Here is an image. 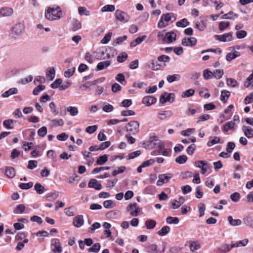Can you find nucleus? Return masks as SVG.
Listing matches in <instances>:
<instances>
[{
    "instance_id": "f257e3e1",
    "label": "nucleus",
    "mask_w": 253,
    "mask_h": 253,
    "mask_svg": "<svg viewBox=\"0 0 253 253\" xmlns=\"http://www.w3.org/2000/svg\"><path fill=\"white\" fill-rule=\"evenodd\" d=\"M62 16V11L60 7L49 6L45 10L44 16L49 21H54L60 19Z\"/></svg>"
},
{
    "instance_id": "f03ea898",
    "label": "nucleus",
    "mask_w": 253,
    "mask_h": 253,
    "mask_svg": "<svg viewBox=\"0 0 253 253\" xmlns=\"http://www.w3.org/2000/svg\"><path fill=\"white\" fill-rule=\"evenodd\" d=\"M25 28V25L23 22L17 23L11 28L9 34L12 37L16 38L23 33Z\"/></svg>"
},
{
    "instance_id": "7ed1b4c3",
    "label": "nucleus",
    "mask_w": 253,
    "mask_h": 253,
    "mask_svg": "<svg viewBox=\"0 0 253 253\" xmlns=\"http://www.w3.org/2000/svg\"><path fill=\"white\" fill-rule=\"evenodd\" d=\"M126 131L129 134H135L139 131V124L137 121H133L126 126Z\"/></svg>"
},
{
    "instance_id": "20e7f679",
    "label": "nucleus",
    "mask_w": 253,
    "mask_h": 253,
    "mask_svg": "<svg viewBox=\"0 0 253 253\" xmlns=\"http://www.w3.org/2000/svg\"><path fill=\"white\" fill-rule=\"evenodd\" d=\"M173 14L171 13H168L163 14L161 19L158 23V26L160 28H162L168 25V23L171 20Z\"/></svg>"
},
{
    "instance_id": "39448f33",
    "label": "nucleus",
    "mask_w": 253,
    "mask_h": 253,
    "mask_svg": "<svg viewBox=\"0 0 253 253\" xmlns=\"http://www.w3.org/2000/svg\"><path fill=\"white\" fill-rule=\"evenodd\" d=\"M115 16L116 19L123 23L127 22L130 18L129 15L122 10H117L115 12Z\"/></svg>"
},
{
    "instance_id": "423d86ee",
    "label": "nucleus",
    "mask_w": 253,
    "mask_h": 253,
    "mask_svg": "<svg viewBox=\"0 0 253 253\" xmlns=\"http://www.w3.org/2000/svg\"><path fill=\"white\" fill-rule=\"evenodd\" d=\"M174 94L165 92L161 95L160 101L162 104H164L167 102H173L174 100Z\"/></svg>"
},
{
    "instance_id": "0eeeda50",
    "label": "nucleus",
    "mask_w": 253,
    "mask_h": 253,
    "mask_svg": "<svg viewBox=\"0 0 253 253\" xmlns=\"http://www.w3.org/2000/svg\"><path fill=\"white\" fill-rule=\"evenodd\" d=\"M52 251L54 253H61L62 251V248L59 240L57 239H53L51 241Z\"/></svg>"
},
{
    "instance_id": "6e6552de",
    "label": "nucleus",
    "mask_w": 253,
    "mask_h": 253,
    "mask_svg": "<svg viewBox=\"0 0 253 253\" xmlns=\"http://www.w3.org/2000/svg\"><path fill=\"white\" fill-rule=\"evenodd\" d=\"M172 176L173 174L170 173L160 174L158 177L159 179L157 182V185L161 186L164 183L168 182Z\"/></svg>"
},
{
    "instance_id": "1a4fd4ad",
    "label": "nucleus",
    "mask_w": 253,
    "mask_h": 253,
    "mask_svg": "<svg viewBox=\"0 0 253 253\" xmlns=\"http://www.w3.org/2000/svg\"><path fill=\"white\" fill-rule=\"evenodd\" d=\"M214 38L220 42H229L232 39V35L231 32L226 33L222 35H215L214 36Z\"/></svg>"
},
{
    "instance_id": "9d476101",
    "label": "nucleus",
    "mask_w": 253,
    "mask_h": 253,
    "mask_svg": "<svg viewBox=\"0 0 253 253\" xmlns=\"http://www.w3.org/2000/svg\"><path fill=\"white\" fill-rule=\"evenodd\" d=\"M127 210L130 211V214L132 216H137L139 212V209L135 203L129 204L127 207Z\"/></svg>"
},
{
    "instance_id": "9b49d317",
    "label": "nucleus",
    "mask_w": 253,
    "mask_h": 253,
    "mask_svg": "<svg viewBox=\"0 0 253 253\" xmlns=\"http://www.w3.org/2000/svg\"><path fill=\"white\" fill-rule=\"evenodd\" d=\"M70 26L72 31H76L82 28L81 22L76 18L70 19Z\"/></svg>"
},
{
    "instance_id": "f8f14e48",
    "label": "nucleus",
    "mask_w": 253,
    "mask_h": 253,
    "mask_svg": "<svg viewBox=\"0 0 253 253\" xmlns=\"http://www.w3.org/2000/svg\"><path fill=\"white\" fill-rule=\"evenodd\" d=\"M13 13L12 8L9 7H2L0 9V15L1 17H9Z\"/></svg>"
},
{
    "instance_id": "ddd939ff",
    "label": "nucleus",
    "mask_w": 253,
    "mask_h": 253,
    "mask_svg": "<svg viewBox=\"0 0 253 253\" xmlns=\"http://www.w3.org/2000/svg\"><path fill=\"white\" fill-rule=\"evenodd\" d=\"M157 99L153 96H145L142 99V103L147 106H150L156 102Z\"/></svg>"
},
{
    "instance_id": "4468645a",
    "label": "nucleus",
    "mask_w": 253,
    "mask_h": 253,
    "mask_svg": "<svg viewBox=\"0 0 253 253\" xmlns=\"http://www.w3.org/2000/svg\"><path fill=\"white\" fill-rule=\"evenodd\" d=\"M197 39L194 37L183 38L182 40V44L184 46H194L197 43Z\"/></svg>"
},
{
    "instance_id": "2eb2a0df",
    "label": "nucleus",
    "mask_w": 253,
    "mask_h": 253,
    "mask_svg": "<svg viewBox=\"0 0 253 253\" xmlns=\"http://www.w3.org/2000/svg\"><path fill=\"white\" fill-rule=\"evenodd\" d=\"M173 115V113L170 110L162 111L158 114V117L161 120H166L167 118H170Z\"/></svg>"
},
{
    "instance_id": "dca6fc26",
    "label": "nucleus",
    "mask_w": 253,
    "mask_h": 253,
    "mask_svg": "<svg viewBox=\"0 0 253 253\" xmlns=\"http://www.w3.org/2000/svg\"><path fill=\"white\" fill-rule=\"evenodd\" d=\"M242 130L247 138H251L253 137V128L250 126H243L242 127Z\"/></svg>"
},
{
    "instance_id": "f3484780",
    "label": "nucleus",
    "mask_w": 253,
    "mask_h": 253,
    "mask_svg": "<svg viewBox=\"0 0 253 253\" xmlns=\"http://www.w3.org/2000/svg\"><path fill=\"white\" fill-rule=\"evenodd\" d=\"M84 223L83 216L82 215L76 216L73 219V224L76 227H81Z\"/></svg>"
},
{
    "instance_id": "a211bd4d",
    "label": "nucleus",
    "mask_w": 253,
    "mask_h": 253,
    "mask_svg": "<svg viewBox=\"0 0 253 253\" xmlns=\"http://www.w3.org/2000/svg\"><path fill=\"white\" fill-rule=\"evenodd\" d=\"M88 186L89 188H93L97 190H100L102 188V185L98 183L97 180L95 179H91L88 183Z\"/></svg>"
},
{
    "instance_id": "6ab92c4d",
    "label": "nucleus",
    "mask_w": 253,
    "mask_h": 253,
    "mask_svg": "<svg viewBox=\"0 0 253 253\" xmlns=\"http://www.w3.org/2000/svg\"><path fill=\"white\" fill-rule=\"evenodd\" d=\"M176 34L173 32H168L165 37V41L168 43H170L175 40Z\"/></svg>"
},
{
    "instance_id": "aec40b11",
    "label": "nucleus",
    "mask_w": 253,
    "mask_h": 253,
    "mask_svg": "<svg viewBox=\"0 0 253 253\" xmlns=\"http://www.w3.org/2000/svg\"><path fill=\"white\" fill-rule=\"evenodd\" d=\"M111 64V62L109 60L101 61L97 64L96 69L97 71H100L107 68Z\"/></svg>"
},
{
    "instance_id": "412c9836",
    "label": "nucleus",
    "mask_w": 253,
    "mask_h": 253,
    "mask_svg": "<svg viewBox=\"0 0 253 253\" xmlns=\"http://www.w3.org/2000/svg\"><path fill=\"white\" fill-rule=\"evenodd\" d=\"M55 76V71L54 67L48 68L46 72V77L50 81L53 80Z\"/></svg>"
},
{
    "instance_id": "4be33fe9",
    "label": "nucleus",
    "mask_w": 253,
    "mask_h": 253,
    "mask_svg": "<svg viewBox=\"0 0 253 253\" xmlns=\"http://www.w3.org/2000/svg\"><path fill=\"white\" fill-rule=\"evenodd\" d=\"M18 93V89L15 87H12L10 88L7 91L4 92L1 96L2 97L6 98L9 97V96L13 94H16Z\"/></svg>"
},
{
    "instance_id": "5701e85b",
    "label": "nucleus",
    "mask_w": 253,
    "mask_h": 253,
    "mask_svg": "<svg viewBox=\"0 0 253 253\" xmlns=\"http://www.w3.org/2000/svg\"><path fill=\"white\" fill-rule=\"evenodd\" d=\"M238 17L237 14L234 13L233 11H230L228 13L223 15L221 16L222 19L234 20Z\"/></svg>"
},
{
    "instance_id": "b1692460",
    "label": "nucleus",
    "mask_w": 253,
    "mask_h": 253,
    "mask_svg": "<svg viewBox=\"0 0 253 253\" xmlns=\"http://www.w3.org/2000/svg\"><path fill=\"white\" fill-rule=\"evenodd\" d=\"M146 38V36L144 35L141 37H138L134 40L132 41L130 43V46L131 47H135L138 44L141 43Z\"/></svg>"
},
{
    "instance_id": "393cba45",
    "label": "nucleus",
    "mask_w": 253,
    "mask_h": 253,
    "mask_svg": "<svg viewBox=\"0 0 253 253\" xmlns=\"http://www.w3.org/2000/svg\"><path fill=\"white\" fill-rule=\"evenodd\" d=\"M227 219L230 225L233 226H239L242 224V221L240 219H233L231 216H229Z\"/></svg>"
},
{
    "instance_id": "a878e982",
    "label": "nucleus",
    "mask_w": 253,
    "mask_h": 253,
    "mask_svg": "<svg viewBox=\"0 0 253 253\" xmlns=\"http://www.w3.org/2000/svg\"><path fill=\"white\" fill-rule=\"evenodd\" d=\"M235 125V123L234 121H231L228 122L223 127V131L224 132H227L229 130L233 129L234 128Z\"/></svg>"
},
{
    "instance_id": "bb28decb",
    "label": "nucleus",
    "mask_w": 253,
    "mask_h": 253,
    "mask_svg": "<svg viewBox=\"0 0 253 253\" xmlns=\"http://www.w3.org/2000/svg\"><path fill=\"white\" fill-rule=\"evenodd\" d=\"M170 231V227L168 226H163L157 233L160 236H164L168 234Z\"/></svg>"
},
{
    "instance_id": "cd10ccee",
    "label": "nucleus",
    "mask_w": 253,
    "mask_h": 253,
    "mask_svg": "<svg viewBox=\"0 0 253 253\" xmlns=\"http://www.w3.org/2000/svg\"><path fill=\"white\" fill-rule=\"evenodd\" d=\"M239 52L236 51L234 52H229L226 55V59L228 61H230L235 59L237 57L239 56Z\"/></svg>"
},
{
    "instance_id": "c85d7f7f",
    "label": "nucleus",
    "mask_w": 253,
    "mask_h": 253,
    "mask_svg": "<svg viewBox=\"0 0 253 253\" xmlns=\"http://www.w3.org/2000/svg\"><path fill=\"white\" fill-rule=\"evenodd\" d=\"M5 175L9 178H13L15 175V171L14 168L8 167L6 169Z\"/></svg>"
},
{
    "instance_id": "c756f323",
    "label": "nucleus",
    "mask_w": 253,
    "mask_h": 253,
    "mask_svg": "<svg viewBox=\"0 0 253 253\" xmlns=\"http://www.w3.org/2000/svg\"><path fill=\"white\" fill-rule=\"evenodd\" d=\"M26 207L23 204H20L17 206L13 211V212L15 214L23 213L25 210Z\"/></svg>"
},
{
    "instance_id": "7c9ffc66",
    "label": "nucleus",
    "mask_w": 253,
    "mask_h": 253,
    "mask_svg": "<svg viewBox=\"0 0 253 253\" xmlns=\"http://www.w3.org/2000/svg\"><path fill=\"white\" fill-rule=\"evenodd\" d=\"M3 125L7 129H12L14 127L13 120L12 119L5 120L3 122Z\"/></svg>"
},
{
    "instance_id": "2f4dec72",
    "label": "nucleus",
    "mask_w": 253,
    "mask_h": 253,
    "mask_svg": "<svg viewBox=\"0 0 253 253\" xmlns=\"http://www.w3.org/2000/svg\"><path fill=\"white\" fill-rule=\"evenodd\" d=\"M78 12L80 16L85 15L87 16L90 15L89 11L87 10L86 8L84 6L78 7Z\"/></svg>"
},
{
    "instance_id": "473e14b6",
    "label": "nucleus",
    "mask_w": 253,
    "mask_h": 253,
    "mask_svg": "<svg viewBox=\"0 0 253 253\" xmlns=\"http://www.w3.org/2000/svg\"><path fill=\"white\" fill-rule=\"evenodd\" d=\"M145 224L148 229H152L156 226V222L153 219H148L145 221Z\"/></svg>"
},
{
    "instance_id": "72a5a7b5",
    "label": "nucleus",
    "mask_w": 253,
    "mask_h": 253,
    "mask_svg": "<svg viewBox=\"0 0 253 253\" xmlns=\"http://www.w3.org/2000/svg\"><path fill=\"white\" fill-rule=\"evenodd\" d=\"M230 92L227 90H222L220 95L221 100L224 102H226L230 96Z\"/></svg>"
},
{
    "instance_id": "f704fd0d",
    "label": "nucleus",
    "mask_w": 253,
    "mask_h": 253,
    "mask_svg": "<svg viewBox=\"0 0 253 253\" xmlns=\"http://www.w3.org/2000/svg\"><path fill=\"white\" fill-rule=\"evenodd\" d=\"M189 22L186 18H183L176 23L177 27L184 28L189 25Z\"/></svg>"
},
{
    "instance_id": "c9c22d12",
    "label": "nucleus",
    "mask_w": 253,
    "mask_h": 253,
    "mask_svg": "<svg viewBox=\"0 0 253 253\" xmlns=\"http://www.w3.org/2000/svg\"><path fill=\"white\" fill-rule=\"evenodd\" d=\"M180 76L178 74H174L173 75H169L167 76V80L168 82L171 83L174 81H178L180 79Z\"/></svg>"
},
{
    "instance_id": "e433bc0d",
    "label": "nucleus",
    "mask_w": 253,
    "mask_h": 253,
    "mask_svg": "<svg viewBox=\"0 0 253 253\" xmlns=\"http://www.w3.org/2000/svg\"><path fill=\"white\" fill-rule=\"evenodd\" d=\"M203 77L205 80H209L213 77V73L208 69H205L203 72Z\"/></svg>"
},
{
    "instance_id": "4c0bfd02",
    "label": "nucleus",
    "mask_w": 253,
    "mask_h": 253,
    "mask_svg": "<svg viewBox=\"0 0 253 253\" xmlns=\"http://www.w3.org/2000/svg\"><path fill=\"white\" fill-rule=\"evenodd\" d=\"M108 160V158L106 155L100 156L98 158L96 161V164L98 165H102L105 163Z\"/></svg>"
},
{
    "instance_id": "58836bf2",
    "label": "nucleus",
    "mask_w": 253,
    "mask_h": 253,
    "mask_svg": "<svg viewBox=\"0 0 253 253\" xmlns=\"http://www.w3.org/2000/svg\"><path fill=\"white\" fill-rule=\"evenodd\" d=\"M67 111L69 112L70 115L72 116L77 115L79 113L78 109L76 107L69 106L67 107Z\"/></svg>"
},
{
    "instance_id": "ea45409f",
    "label": "nucleus",
    "mask_w": 253,
    "mask_h": 253,
    "mask_svg": "<svg viewBox=\"0 0 253 253\" xmlns=\"http://www.w3.org/2000/svg\"><path fill=\"white\" fill-rule=\"evenodd\" d=\"M115 9V6L114 5L108 4L104 6L101 8L102 12H112Z\"/></svg>"
},
{
    "instance_id": "a19ab883",
    "label": "nucleus",
    "mask_w": 253,
    "mask_h": 253,
    "mask_svg": "<svg viewBox=\"0 0 253 253\" xmlns=\"http://www.w3.org/2000/svg\"><path fill=\"white\" fill-rule=\"evenodd\" d=\"M187 160V157L185 155H182L177 157L175 159V162L179 164H184Z\"/></svg>"
},
{
    "instance_id": "79ce46f5",
    "label": "nucleus",
    "mask_w": 253,
    "mask_h": 253,
    "mask_svg": "<svg viewBox=\"0 0 253 253\" xmlns=\"http://www.w3.org/2000/svg\"><path fill=\"white\" fill-rule=\"evenodd\" d=\"M159 146L160 153H161L163 156H168L170 155V151L169 149H165L164 145L162 144H160Z\"/></svg>"
},
{
    "instance_id": "37998d69",
    "label": "nucleus",
    "mask_w": 253,
    "mask_h": 253,
    "mask_svg": "<svg viewBox=\"0 0 253 253\" xmlns=\"http://www.w3.org/2000/svg\"><path fill=\"white\" fill-rule=\"evenodd\" d=\"M127 58V54L126 52H122L117 56V61L119 63H122L126 61Z\"/></svg>"
},
{
    "instance_id": "c03bdc74",
    "label": "nucleus",
    "mask_w": 253,
    "mask_h": 253,
    "mask_svg": "<svg viewBox=\"0 0 253 253\" xmlns=\"http://www.w3.org/2000/svg\"><path fill=\"white\" fill-rule=\"evenodd\" d=\"M219 253H226L230 252L229 245L223 244L218 250Z\"/></svg>"
},
{
    "instance_id": "a18cd8bd",
    "label": "nucleus",
    "mask_w": 253,
    "mask_h": 253,
    "mask_svg": "<svg viewBox=\"0 0 253 253\" xmlns=\"http://www.w3.org/2000/svg\"><path fill=\"white\" fill-rule=\"evenodd\" d=\"M220 140V138L217 136H214L212 138H211L208 142V146L211 147L213 145L219 143Z\"/></svg>"
},
{
    "instance_id": "49530a36",
    "label": "nucleus",
    "mask_w": 253,
    "mask_h": 253,
    "mask_svg": "<svg viewBox=\"0 0 253 253\" xmlns=\"http://www.w3.org/2000/svg\"><path fill=\"white\" fill-rule=\"evenodd\" d=\"M103 206L106 209H111L115 206L114 202L112 200H106L103 202Z\"/></svg>"
},
{
    "instance_id": "de8ad7c7",
    "label": "nucleus",
    "mask_w": 253,
    "mask_h": 253,
    "mask_svg": "<svg viewBox=\"0 0 253 253\" xmlns=\"http://www.w3.org/2000/svg\"><path fill=\"white\" fill-rule=\"evenodd\" d=\"M166 221L169 224H178L179 220L176 217L168 216L166 218Z\"/></svg>"
},
{
    "instance_id": "09e8293b",
    "label": "nucleus",
    "mask_w": 253,
    "mask_h": 253,
    "mask_svg": "<svg viewBox=\"0 0 253 253\" xmlns=\"http://www.w3.org/2000/svg\"><path fill=\"white\" fill-rule=\"evenodd\" d=\"M201 247L200 244L197 242H191L190 244V249L192 252L198 250Z\"/></svg>"
},
{
    "instance_id": "8fccbe9b",
    "label": "nucleus",
    "mask_w": 253,
    "mask_h": 253,
    "mask_svg": "<svg viewBox=\"0 0 253 253\" xmlns=\"http://www.w3.org/2000/svg\"><path fill=\"white\" fill-rule=\"evenodd\" d=\"M100 249V245L99 243H95L91 247L89 248L88 249V251L89 252L92 253H97L98 252Z\"/></svg>"
},
{
    "instance_id": "3c124183",
    "label": "nucleus",
    "mask_w": 253,
    "mask_h": 253,
    "mask_svg": "<svg viewBox=\"0 0 253 253\" xmlns=\"http://www.w3.org/2000/svg\"><path fill=\"white\" fill-rule=\"evenodd\" d=\"M34 189L39 194H42L44 190V188L40 183H37L34 186Z\"/></svg>"
},
{
    "instance_id": "603ef678",
    "label": "nucleus",
    "mask_w": 253,
    "mask_h": 253,
    "mask_svg": "<svg viewBox=\"0 0 253 253\" xmlns=\"http://www.w3.org/2000/svg\"><path fill=\"white\" fill-rule=\"evenodd\" d=\"M112 34L111 32L107 33L104 38L101 40V43L102 44L107 43L111 40Z\"/></svg>"
},
{
    "instance_id": "864d4df0",
    "label": "nucleus",
    "mask_w": 253,
    "mask_h": 253,
    "mask_svg": "<svg viewBox=\"0 0 253 253\" xmlns=\"http://www.w3.org/2000/svg\"><path fill=\"white\" fill-rule=\"evenodd\" d=\"M75 67H73L70 69H68L65 71L64 73V76L65 78H70L73 75L75 72Z\"/></svg>"
},
{
    "instance_id": "5fc2aeb1",
    "label": "nucleus",
    "mask_w": 253,
    "mask_h": 253,
    "mask_svg": "<svg viewBox=\"0 0 253 253\" xmlns=\"http://www.w3.org/2000/svg\"><path fill=\"white\" fill-rule=\"evenodd\" d=\"M213 73V77L216 79H219L223 75L224 72L222 69H216Z\"/></svg>"
},
{
    "instance_id": "6e6d98bb",
    "label": "nucleus",
    "mask_w": 253,
    "mask_h": 253,
    "mask_svg": "<svg viewBox=\"0 0 253 253\" xmlns=\"http://www.w3.org/2000/svg\"><path fill=\"white\" fill-rule=\"evenodd\" d=\"M229 25V22L221 21L219 23V29L221 31H223L225 29L227 28Z\"/></svg>"
},
{
    "instance_id": "4d7b16f0",
    "label": "nucleus",
    "mask_w": 253,
    "mask_h": 253,
    "mask_svg": "<svg viewBox=\"0 0 253 253\" xmlns=\"http://www.w3.org/2000/svg\"><path fill=\"white\" fill-rule=\"evenodd\" d=\"M62 83V80L61 79H56L51 84V87L56 89L58 87L60 88V86Z\"/></svg>"
},
{
    "instance_id": "13d9d810",
    "label": "nucleus",
    "mask_w": 253,
    "mask_h": 253,
    "mask_svg": "<svg viewBox=\"0 0 253 253\" xmlns=\"http://www.w3.org/2000/svg\"><path fill=\"white\" fill-rule=\"evenodd\" d=\"M244 223L249 226L253 228V218L247 216L243 219Z\"/></svg>"
},
{
    "instance_id": "bf43d9fd",
    "label": "nucleus",
    "mask_w": 253,
    "mask_h": 253,
    "mask_svg": "<svg viewBox=\"0 0 253 253\" xmlns=\"http://www.w3.org/2000/svg\"><path fill=\"white\" fill-rule=\"evenodd\" d=\"M195 92V91L193 89H189L188 90H186L184 92H183L182 94V97H189L190 96H192L194 95Z\"/></svg>"
},
{
    "instance_id": "052dcab7",
    "label": "nucleus",
    "mask_w": 253,
    "mask_h": 253,
    "mask_svg": "<svg viewBox=\"0 0 253 253\" xmlns=\"http://www.w3.org/2000/svg\"><path fill=\"white\" fill-rule=\"evenodd\" d=\"M34 144L32 142H24L22 148L25 151H28L33 148Z\"/></svg>"
},
{
    "instance_id": "680f3d73",
    "label": "nucleus",
    "mask_w": 253,
    "mask_h": 253,
    "mask_svg": "<svg viewBox=\"0 0 253 253\" xmlns=\"http://www.w3.org/2000/svg\"><path fill=\"white\" fill-rule=\"evenodd\" d=\"M160 67H161V65L155 64L154 60H152L150 62V64L149 65V67L154 71H157V70H159Z\"/></svg>"
},
{
    "instance_id": "e2e57ef3",
    "label": "nucleus",
    "mask_w": 253,
    "mask_h": 253,
    "mask_svg": "<svg viewBox=\"0 0 253 253\" xmlns=\"http://www.w3.org/2000/svg\"><path fill=\"white\" fill-rule=\"evenodd\" d=\"M226 83L227 85L231 87L236 86L238 84L237 81L235 79L232 78L227 79Z\"/></svg>"
},
{
    "instance_id": "0e129e2a",
    "label": "nucleus",
    "mask_w": 253,
    "mask_h": 253,
    "mask_svg": "<svg viewBox=\"0 0 253 253\" xmlns=\"http://www.w3.org/2000/svg\"><path fill=\"white\" fill-rule=\"evenodd\" d=\"M45 87L44 85L40 84L38 85L33 91V94L36 95H38L40 92L42 90H43L45 89Z\"/></svg>"
},
{
    "instance_id": "69168bd1",
    "label": "nucleus",
    "mask_w": 253,
    "mask_h": 253,
    "mask_svg": "<svg viewBox=\"0 0 253 253\" xmlns=\"http://www.w3.org/2000/svg\"><path fill=\"white\" fill-rule=\"evenodd\" d=\"M247 33L245 30H240L236 33V37L239 39H243L246 37Z\"/></svg>"
},
{
    "instance_id": "338daca9",
    "label": "nucleus",
    "mask_w": 253,
    "mask_h": 253,
    "mask_svg": "<svg viewBox=\"0 0 253 253\" xmlns=\"http://www.w3.org/2000/svg\"><path fill=\"white\" fill-rule=\"evenodd\" d=\"M58 196V193L57 192L50 193L46 195V198L49 201L54 200L56 199Z\"/></svg>"
},
{
    "instance_id": "774afa93",
    "label": "nucleus",
    "mask_w": 253,
    "mask_h": 253,
    "mask_svg": "<svg viewBox=\"0 0 253 253\" xmlns=\"http://www.w3.org/2000/svg\"><path fill=\"white\" fill-rule=\"evenodd\" d=\"M47 134V128L42 126L38 130V134L41 137H44Z\"/></svg>"
}]
</instances>
